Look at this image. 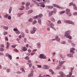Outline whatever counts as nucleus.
<instances>
[{"instance_id":"f257e3e1","label":"nucleus","mask_w":77,"mask_h":77,"mask_svg":"<svg viewBox=\"0 0 77 77\" xmlns=\"http://www.w3.org/2000/svg\"><path fill=\"white\" fill-rule=\"evenodd\" d=\"M74 50H75V48H72L70 49V54H68L67 56L70 57H73V54L74 53Z\"/></svg>"},{"instance_id":"f03ea898","label":"nucleus","mask_w":77,"mask_h":77,"mask_svg":"<svg viewBox=\"0 0 77 77\" xmlns=\"http://www.w3.org/2000/svg\"><path fill=\"white\" fill-rule=\"evenodd\" d=\"M65 34L64 35L65 36H66L67 38H68L70 39H72V37L69 35V33H71V31L70 30H69L67 31L66 32Z\"/></svg>"},{"instance_id":"7ed1b4c3","label":"nucleus","mask_w":77,"mask_h":77,"mask_svg":"<svg viewBox=\"0 0 77 77\" xmlns=\"http://www.w3.org/2000/svg\"><path fill=\"white\" fill-rule=\"evenodd\" d=\"M66 14H67L68 16H71V14L70 13V10L68 8H67L66 10Z\"/></svg>"},{"instance_id":"20e7f679","label":"nucleus","mask_w":77,"mask_h":77,"mask_svg":"<svg viewBox=\"0 0 77 77\" xmlns=\"http://www.w3.org/2000/svg\"><path fill=\"white\" fill-rule=\"evenodd\" d=\"M36 28H35V27H34L32 29V30H31L30 31L31 34H33L35 33V32H36Z\"/></svg>"},{"instance_id":"39448f33","label":"nucleus","mask_w":77,"mask_h":77,"mask_svg":"<svg viewBox=\"0 0 77 77\" xmlns=\"http://www.w3.org/2000/svg\"><path fill=\"white\" fill-rule=\"evenodd\" d=\"M40 57L41 59H46L47 57L43 54H42L40 55Z\"/></svg>"},{"instance_id":"423d86ee","label":"nucleus","mask_w":77,"mask_h":77,"mask_svg":"<svg viewBox=\"0 0 77 77\" xmlns=\"http://www.w3.org/2000/svg\"><path fill=\"white\" fill-rule=\"evenodd\" d=\"M60 75H59L58 77H63V73L62 71H60L59 72Z\"/></svg>"},{"instance_id":"0eeeda50","label":"nucleus","mask_w":77,"mask_h":77,"mask_svg":"<svg viewBox=\"0 0 77 77\" xmlns=\"http://www.w3.org/2000/svg\"><path fill=\"white\" fill-rule=\"evenodd\" d=\"M74 68H72L71 69V72H70L69 74V75H67L66 76L67 77H71V75H72V70H73V69H74ZM72 72V73H71Z\"/></svg>"},{"instance_id":"6e6552de","label":"nucleus","mask_w":77,"mask_h":77,"mask_svg":"<svg viewBox=\"0 0 77 77\" xmlns=\"http://www.w3.org/2000/svg\"><path fill=\"white\" fill-rule=\"evenodd\" d=\"M59 63H60V64H59V65L58 66V68L59 69V68H61V67H62V65H62V64H63V63H64V61H59Z\"/></svg>"},{"instance_id":"1a4fd4ad","label":"nucleus","mask_w":77,"mask_h":77,"mask_svg":"<svg viewBox=\"0 0 77 77\" xmlns=\"http://www.w3.org/2000/svg\"><path fill=\"white\" fill-rule=\"evenodd\" d=\"M67 23H68V24H72V25H74V23L72 22L71 21H70V20L67 21Z\"/></svg>"},{"instance_id":"9d476101","label":"nucleus","mask_w":77,"mask_h":77,"mask_svg":"<svg viewBox=\"0 0 77 77\" xmlns=\"http://www.w3.org/2000/svg\"><path fill=\"white\" fill-rule=\"evenodd\" d=\"M41 43L39 42L37 44V47L38 48H40L41 47Z\"/></svg>"},{"instance_id":"9b49d317","label":"nucleus","mask_w":77,"mask_h":77,"mask_svg":"<svg viewBox=\"0 0 77 77\" xmlns=\"http://www.w3.org/2000/svg\"><path fill=\"white\" fill-rule=\"evenodd\" d=\"M33 12V10L31 9L28 11L27 14H30L32 13Z\"/></svg>"},{"instance_id":"f8f14e48","label":"nucleus","mask_w":77,"mask_h":77,"mask_svg":"<svg viewBox=\"0 0 77 77\" xmlns=\"http://www.w3.org/2000/svg\"><path fill=\"white\" fill-rule=\"evenodd\" d=\"M22 49L23 50V51H27V48H26V47L22 46Z\"/></svg>"},{"instance_id":"ddd939ff","label":"nucleus","mask_w":77,"mask_h":77,"mask_svg":"<svg viewBox=\"0 0 77 77\" xmlns=\"http://www.w3.org/2000/svg\"><path fill=\"white\" fill-rule=\"evenodd\" d=\"M53 11H52L51 12H49L48 14V16L50 17H51L52 15H53Z\"/></svg>"},{"instance_id":"4468645a","label":"nucleus","mask_w":77,"mask_h":77,"mask_svg":"<svg viewBox=\"0 0 77 77\" xmlns=\"http://www.w3.org/2000/svg\"><path fill=\"white\" fill-rule=\"evenodd\" d=\"M54 26V24L53 23H50V27L51 28H53V26Z\"/></svg>"},{"instance_id":"2eb2a0df","label":"nucleus","mask_w":77,"mask_h":77,"mask_svg":"<svg viewBox=\"0 0 77 77\" xmlns=\"http://www.w3.org/2000/svg\"><path fill=\"white\" fill-rule=\"evenodd\" d=\"M2 27L3 29H5V30H7L8 29V26H3Z\"/></svg>"},{"instance_id":"dca6fc26","label":"nucleus","mask_w":77,"mask_h":77,"mask_svg":"<svg viewBox=\"0 0 77 77\" xmlns=\"http://www.w3.org/2000/svg\"><path fill=\"white\" fill-rule=\"evenodd\" d=\"M12 7H10L9 10V14H11V11H12Z\"/></svg>"},{"instance_id":"f3484780","label":"nucleus","mask_w":77,"mask_h":77,"mask_svg":"<svg viewBox=\"0 0 77 77\" xmlns=\"http://www.w3.org/2000/svg\"><path fill=\"white\" fill-rule=\"evenodd\" d=\"M73 9L75 10H77V7H76V6H75V4H74V5H73Z\"/></svg>"},{"instance_id":"a211bd4d","label":"nucleus","mask_w":77,"mask_h":77,"mask_svg":"<svg viewBox=\"0 0 77 77\" xmlns=\"http://www.w3.org/2000/svg\"><path fill=\"white\" fill-rule=\"evenodd\" d=\"M10 45V44H9V42H7V47H6L7 48H9V47Z\"/></svg>"},{"instance_id":"6ab92c4d","label":"nucleus","mask_w":77,"mask_h":77,"mask_svg":"<svg viewBox=\"0 0 77 77\" xmlns=\"http://www.w3.org/2000/svg\"><path fill=\"white\" fill-rule=\"evenodd\" d=\"M49 72H52V75H53V74H54V72H53V70H52V69H49Z\"/></svg>"},{"instance_id":"aec40b11","label":"nucleus","mask_w":77,"mask_h":77,"mask_svg":"<svg viewBox=\"0 0 77 77\" xmlns=\"http://www.w3.org/2000/svg\"><path fill=\"white\" fill-rule=\"evenodd\" d=\"M38 23L40 25H41V19H39L38 20Z\"/></svg>"},{"instance_id":"412c9836","label":"nucleus","mask_w":77,"mask_h":77,"mask_svg":"<svg viewBox=\"0 0 77 77\" xmlns=\"http://www.w3.org/2000/svg\"><path fill=\"white\" fill-rule=\"evenodd\" d=\"M26 6H29V5H30V2H28L26 4Z\"/></svg>"},{"instance_id":"4be33fe9","label":"nucleus","mask_w":77,"mask_h":77,"mask_svg":"<svg viewBox=\"0 0 77 77\" xmlns=\"http://www.w3.org/2000/svg\"><path fill=\"white\" fill-rule=\"evenodd\" d=\"M33 77V73H31L29 75L28 77Z\"/></svg>"},{"instance_id":"5701e85b","label":"nucleus","mask_w":77,"mask_h":77,"mask_svg":"<svg viewBox=\"0 0 77 77\" xmlns=\"http://www.w3.org/2000/svg\"><path fill=\"white\" fill-rule=\"evenodd\" d=\"M28 21L29 22H30V23H32V22H33V19L32 18H30L28 20Z\"/></svg>"},{"instance_id":"b1692460","label":"nucleus","mask_w":77,"mask_h":77,"mask_svg":"<svg viewBox=\"0 0 77 77\" xmlns=\"http://www.w3.org/2000/svg\"><path fill=\"white\" fill-rule=\"evenodd\" d=\"M56 11H57L56 9L54 8L53 9V13L54 12V14H55V13H56Z\"/></svg>"},{"instance_id":"393cba45","label":"nucleus","mask_w":77,"mask_h":77,"mask_svg":"<svg viewBox=\"0 0 77 77\" xmlns=\"http://www.w3.org/2000/svg\"><path fill=\"white\" fill-rule=\"evenodd\" d=\"M47 66L46 65H44L43 66L42 68L44 69H47Z\"/></svg>"},{"instance_id":"a878e982","label":"nucleus","mask_w":77,"mask_h":77,"mask_svg":"<svg viewBox=\"0 0 77 77\" xmlns=\"http://www.w3.org/2000/svg\"><path fill=\"white\" fill-rule=\"evenodd\" d=\"M8 16H9V14H5L4 15V17L5 18H8Z\"/></svg>"},{"instance_id":"bb28decb","label":"nucleus","mask_w":77,"mask_h":77,"mask_svg":"<svg viewBox=\"0 0 77 77\" xmlns=\"http://www.w3.org/2000/svg\"><path fill=\"white\" fill-rule=\"evenodd\" d=\"M16 34H20V31H19L18 30L16 32Z\"/></svg>"},{"instance_id":"cd10ccee","label":"nucleus","mask_w":77,"mask_h":77,"mask_svg":"<svg viewBox=\"0 0 77 77\" xmlns=\"http://www.w3.org/2000/svg\"><path fill=\"white\" fill-rule=\"evenodd\" d=\"M41 7H43V8H45V5L44 4H42V2H41Z\"/></svg>"},{"instance_id":"c85d7f7f","label":"nucleus","mask_w":77,"mask_h":77,"mask_svg":"<svg viewBox=\"0 0 77 77\" xmlns=\"http://www.w3.org/2000/svg\"><path fill=\"white\" fill-rule=\"evenodd\" d=\"M21 69L22 71V72H23V73H25V70L24 69H23V68H21Z\"/></svg>"},{"instance_id":"c756f323","label":"nucleus","mask_w":77,"mask_h":77,"mask_svg":"<svg viewBox=\"0 0 77 77\" xmlns=\"http://www.w3.org/2000/svg\"><path fill=\"white\" fill-rule=\"evenodd\" d=\"M25 31L27 33H29V30L28 29H25Z\"/></svg>"},{"instance_id":"7c9ffc66","label":"nucleus","mask_w":77,"mask_h":77,"mask_svg":"<svg viewBox=\"0 0 77 77\" xmlns=\"http://www.w3.org/2000/svg\"><path fill=\"white\" fill-rule=\"evenodd\" d=\"M53 6H54V7H55L56 8H58V6L56 4H53Z\"/></svg>"},{"instance_id":"2f4dec72","label":"nucleus","mask_w":77,"mask_h":77,"mask_svg":"<svg viewBox=\"0 0 77 77\" xmlns=\"http://www.w3.org/2000/svg\"><path fill=\"white\" fill-rule=\"evenodd\" d=\"M38 16L39 18H42L43 16V15L42 14H39Z\"/></svg>"},{"instance_id":"473e14b6","label":"nucleus","mask_w":77,"mask_h":77,"mask_svg":"<svg viewBox=\"0 0 77 77\" xmlns=\"http://www.w3.org/2000/svg\"><path fill=\"white\" fill-rule=\"evenodd\" d=\"M55 39L56 40V41H58V36H56L55 37Z\"/></svg>"},{"instance_id":"72a5a7b5","label":"nucleus","mask_w":77,"mask_h":77,"mask_svg":"<svg viewBox=\"0 0 77 77\" xmlns=\"http://www.w3.org/2000/svg\"><path fill=\"white\" fill-rule=\"evenodd\" d=\"M37 23V22L36 21V20H34L33 22L32 23V24H36Z\"/></svg>"},{"instance_id":"f704fd0d","label":"nucleus","mask_w":77,"mask_h":77,"mask_svg":"<svg viewBox=\"0 0 77 77\" xmlns=\"http://www.w3.org/2000/svg\"><path fill=\"white\" fill-rule=\"evenodd\" d=\"M8 57L10 60H11V59H12V56H11V55L9 54Z\"/></svg>"},{"instance_id":"c9c22d12","label":"nucleus","mask_w":77,"mask_h":77,"mask_svg":"<svg viewBox=\"0 0 77 77\" xmlns=\"http://www.w3.org/2000/svg\"><path fill=\"white\" fill-rule=\"evenodd\" d=\"M37 66L38 68H42V66L41 65H37Z\"/></svg>"},{"instance_id":"e433bc0d","label":"nucleus","mask_w":77,"mask_h":77,"mask_svg":"<svg viewBox=\"0 0 77 77\" xmlns=\"http://www.w3.org/2000/svg\"><path fill=\"white\" fill-rule=\"evenodd\" d=\"M20 16H21V14L19 13L17 14V17H20Z\"/></svg>"},{"instance_id":"4c0bfd02","label":"nucleus","mask_w":77,"mask_h":77,"mask_svg":"<svg viewBox=\"0 0 77 77\" xmlns=\"http://www.w3.org/2000/svg\"><path fill=\"white\" fill-rule=\"evenodd\" d=\"M4 50L5 49H4L3 48H0V51H4Z\"/></svg>"},{"instance_id":"58836bf2","label":"nucleus","mask_w":77,"mask_h":77,"mask_svg":"<svg viewBox=\"0 0 77 77\" xmlns=\"http://www.w3.org/2000/svg\"><path fill=\"white\" fill-rule=\"evenodd\" d=\"M51 21H52V22H54L55 21V19L54 18H52L51 19Z\"/></svg>"},{"instance_id":"ea45409f","label":"nucleus","mask_w":77,"mask_h":77,"mask_svg":"<svg viewBox=\"0 0 77 77\" xmlns=\"http://www.w3.org/2000/svg\"><path fill=\"white\" fill-rule=\"evenodd\" d=\"M65 11H61V12H60V14H64V13H65Z\"/></svg>"},{"instance_id":"a19ab883","label":"nucleus","mask_w":77,"mask_h":77,"mask_svg":"<svg viewBox=\"0 0 77 77\" xmlns=\"http://www.w3.org/2000/svg\"><path fill=\"white\" fill-rule=\"evenodd\" d=\"M13 30L14 31V32H17V31L18 30V29H16V28H14L13 29Z\"/></svg>"},{"instance_id":"79ce46f5","label":"nucleus","mask_w":77,"mask_h":77,"mask_svg":"<svg viewBox=\"0 0 77 77\" xmlns=\"http://www.w3.org/2000/svg\"><path fill=\"white\" fill-rule=\"evenodd\" d=\"M19 10V11H23V10H24V9L22 8H18Z\"/></svg>"},{"instance_id":"37998d69","label":"nucleus","mask_w":77,"mask_h":77,"mask_svg":"<svg viewBox=\"0 0 77 77\" xmlns=\"http://www.w3.org/2000/svg\"><path fill=\"white\" fill-rule=\"evenodd\" d=\"M10 69H8L7 70V72H10Z\"/></svg>"},{"instance_id":"c03bdc74","label":"nucleus","mask_w":77,"mask_h":77,"mask_svg":"<svg viewBox=\"0 0 77 77\" xmlns=\"http://www.w3.org/2000/svg\"><path fill=\"white\" fill-rule=\"evenodd\" d=\"M35 54V52H33L31 53V55L33 56V55H34Z\"/></svg>"},{"instance_id":"a18cd8bd","label":"nucleus","mask_w":77,"mask_h":77,"mask_svg":"<svg viewBox=\"0 0 77 77\" xmlns=\"http://www.w3.org/2000/svg\"><path fill=\"white\" fill-rule=\"evenodd\" d=\"M26 59V60H28L29 59V57L28 56H26L25 57Z\"/></svg>"},{"instance_id":"49530a36","label":"nucleus","mask_w":77,"mask_h":77,"mask_svg":"<svg viewBox=\"0 0 77 77\" xmlns=\"http://www.w3.org/2000/svg\"><path fill=\"white\" fill-rule=\"evenodd\" d=\"M73 15H77V13L76 12H75L73 13Z\"/></svg>"},{"instance_id":"de8ad7c7","label":"nucleus","mask_w":77,"mask_h":77,"mask_svg":"<svg viewBox=\"0 0 77 77\" xmlns=\"http://www.w3.org/2000/svg\"><path fill=\"white\" fill-rule=\"evenodd\" d=\"M52 8H53V6H49V9H52Z\"/></svg>"},{"instance_id":"09e8293b","label":"nucleus","mask_w":77,"mask_h":77,"mask_svg":"<svg viewBox=\"0 0 77 77\" xmlns=\"http://www.w3.org/2000/svg\"><path fill=\"white\" fill-rule=\"evenodd\" d=\"M11 47H12V48H15V47H16V46H15V45H13L11 46Z\"/></svg>"},{"instance_id":"8fccbe9b","label":"nucleus","mask_w":77,"mask_h":77,"mask_svg":"<svg viewBox=\"0 0 77 77\" xmlns=\"http://www.w3.org/2000/svg\"><path fill=\"white\" fill-rule=\"evenodd\" d=\"M26 10H29V7L28 6H26Z\"/></svg>"},{"instance_id":"3c124183","label":"nucleus","mask_w":77,"mask_h":77,"mask_svg":"<svg viewBox=\"0 0 77 77\" xmlns=\"http://www.w3.org/2000/svg\"><path fill=\"white\" fill-rule=\"evenodd\" d=\"M50 66H46V69H49V68H50Z\"/></svg>"},{"instance_id":"603ef678","label":"nucleus","mask_w":77,"mask_h":77,"mask_svg":"<svg viewBox=\"0 0 77 77\" xmlns=\"http://www.w3.org/2000/svg\"><path fill=\"white\" fill-rule=\"evenodd\" d=\"M14 51H16V52H18V50L17 49H15L14 50Z\"/></svg>"},{"instance_id":"864d4df0","label":"nucleus","mask_w":77,"mask_h":77,"mask_svg":"<svg viewBox=\"0 0 77 77\" xmlns=\"http://www.w3.org/2000/svg\"><path fill=\"white\" fill-rule=\"evenodd\" d=\"M8 20H11V16H8Z\"/></svg>"},{"instance_id":"5fc2aeb1","label":"nucleus","mask_w":77,"mask_h":77,"mask_svg":"<svg viewBox=\"0 0 77 77\" xmlns=\"http://www.w3.org/2000/svg\"><path fill=\"white\" fill-rule=\"evenodd\" d=\"M4 46V45H0V48H3V47Z\"/></svg>"},{"instance_id":"6e6d98bb","label":"nucleus","mask_w":77,"mask_h":77,"mask_svg":"<svg viewBox=\"0 0 77 77\" xmlns=\"http://www.w3.org/2000/svg\"><path fill=\"white\" fill-rule=\"evenodd\" d=\"M9 54H8V53L6 54H5V56L6 57H8V56H9Z\"/></svg>"},{"instance_id":"4d7b16f0","label":"nucleus","mask_w":77,"mask_h":77,"mask_svg":"<svg viewBox=\"0 0 77 77\" xmlns=\"http://www.w3.org/2000/svg\"><path fill=\"white\" fill-rule=\"evenodd\" d=\"M56 53L55 52H53L52 53V55L53 56H54V55H55Z\"/></svg>"},{"instance_id":"13d9d810","label":"nucleus","mask_w":77,"mask_h":77,"mask_svg":"<svg viewBox=\"0 0 77 77\" xmlns=\"http://www.w3.org/2000/svg\"><path fill=\"white\" fill-rule=\"evenodd\" d=\"M49 6L48 5H46V8H47V9H49Z\"/></svg>"},{"instance_id":"bf43d9fd","label":"nucleus","mask_w":77,"mask_h":77,"mask_svg":"<svg viewBox=\"0 0 77 77\" xmlns=\"http://www.w3.org/2000/svg\"><path fill=\"white\" fill-rule=\"evenodd\" d=\"M58 24H61V21L60 20H58Z\"/></svg>"},{"instance_id":"052dcab7","label":"nucleus","mask_w":77,"mask_h":77,"mask_svg":"<svg viewBox=\"0 0 77 77\" xmlns=\"http://www.w3.org/2000/svg\"><path fill=\"white\" fill-rule=\"evenodd\" d=\"M5 41H8V39L7 37L5 38Z\"/></svg>"},{"instance_id":"680f3d73","label":"nucleus","mask_w":77,"mask_h":77,"mask_svg":"<svg viewBox=\"0 0 77 77\" xmlns=\"http://www.w3.org/2000/svg\"><path fill=\"white\" fill-rule=\"evenodd\" d=\"M60 56L61 57V58H63V56H62V54H60Z\"/></svg>"},{"instance_id":"e2e57ef3","label":"nucleus","mask_w":77,"mask_h":77,"mask_svg":"<svg viewBox=\"0 0 77 77\" xmlns=\"http://www.w3.org/2000/svg\"><path fill=\"white\" fill-rule=\"evenodd\" d=\"M58 8H59L60 9H62V7H60L59 6H58Z\"/></svg>"},{"instance_id":"0e129e2a","label":"nucleus","mask_w":77,"mask_h":77,"mask_svg":"<svg viewBox=\"0 0 77 77\" xmlns=\"http://www.w3.org/2000/svg\"><path fill=\"white\" fill-rule=\"evenodd\" d=\"M33 19L35 20V19H36V16H34L33 17Z\"/></svg>"},{"instance_id":"69168bd1","label":"nucleus","mask_w":77,"mask_h":77,"mask_svg":"<svg viewBox=\"0 0 77 77\" xmlns=\"http://www.w3.org/2000/svg\"><path fill=\"white\" fill-rule=\"evenodd\" d=\"M46 2H47V3H50V0H46Z\"/></svg>"},{"instance_id":"338daca9","label":"nucleus","mask_w":77,"mask_h":77,"mask_svg":"<svg viewBox=\"0 0 77 77\" xmlns=\"http://www.w3.org/2000/svg\"><path fill=\"white\" fill-rule=\"evenodd\" d=\"M3 53H0V55H1V56H3V55H4Z\"/></svg>"},{"instance_id":"774afa93","label":"nucleus","mask_w":77,"mask_h":77,"mask_svg":"<svg viewBox=\"0 0 77 77\" xmlns=\"http://www.w3.org/2000/svg\"><path fill=\"white\" fill-rule=\"evenodd\" d=\"M42 77H46V75H43V76H42Z\"/></svg>"}]
</instances>
